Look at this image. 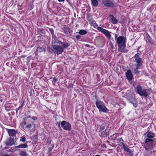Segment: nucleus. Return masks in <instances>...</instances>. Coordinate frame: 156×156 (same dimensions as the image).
I'll list each match as a JSON object with an SVG mask.
<instances>
[{"mask_svg":"<svg viewBox=\"0 0 156 156\" xmlns=\"http://www.w3.org/2000/svg\"><path fill=\"white\" fill-rule=\"evenodd\" d=\"M52 35V44L54 51L57 54L62 53L64 49H66L70 45V44L66 41H61L56 38L54 35V30L52 28H49Z\"/></svg>","mask_w":156,"mask_h":156,"instance_id":"1","label":"nucleus"},{"mask_svg":"<svg viewBox=\"0 0 156 156\" xmlns=\"http://www.w3.org/2000/svg\"><path fill=\"white\" fill-rule=\"evenodd\" d=\"M126 39L123 36L118 37V39L116 41L118 46V51L121 52L126 53L128 50H126Z\"/></svg>","mask_w":156,"mask_h":156,"instance_id":"2","label":"nucleus"},{"mask_svg":"<svg viewBox=\"0 0 156 156\" xmlns=\"http://www.w3.org/2000/svg\"><path fill=\"white\" fill-rule=\"evenodd\" d=\"M95 104L100 112H107L109 111L103 102L97 99L95 102Z\"/></svg>","mask_w":156,"mask_h":156,"instance_id":"3","label":"nucleus"},{"mask_svg":"<svg viewBox=\"0 0 156 156\" xmlns=\"http://www.w3.org/2000/svg\"><path fill=\"white\" fill-rule=\"evenodd\" d=\"M147 91V90L146 89H143L140 85L136 87V92L140 96L147 97L148 95Z\"/></svg>","mask_w":156,"mask_h":156,"instance_id":"4","label":"nucleus"},{"mask_svg":"<svg viewBox=\"0 0 156 156\" xmlns=\"http://www.w3.org/2000/svg\"><path fill=\"white\" fill-rule=\"evenodd\" d=\"M133 58L135 59L134 61L136 63L135 64V65L142 66L143 61L141 58L140 57V54L139 53L136 54L133 57Z\"/></svg>","mask_w":156,"mask_h":156,"instance_id":"5","label":"nucleus"},{"mask_svg":"<svg viewBox=\"0 0 156 156\" xmlns=\"http://www.w3.org/2000/svg\"><path fill=\"white\" fill-rule=\"evenodd\" d=\"M94 42L98 45L99 46L101 47L103 46L105 43L104 39L101 37H99L96 38Z\"/></svg>","mask_w":156,"mask_h":156,"instance_id":"6","label":"nucleus"},{"mask_svg":"<svg viewBox=\"0 0 156 156\" xmlns=\"http://www.w3.org/2000/svg\"><path fill=\"white\" fill-rule=\"evenodd\" d=\"M97 29L104 34H105L108 39H110L111 37V35L110 34L111 32H109L107 30L102 28L100 27H98Z\"/></svg>","mask_w":156,"mask_h":156,"instance_id":"7","label":"nucleus"},{"mask_svg":"<svg viewBox=\"0 0 156 156\" xmlns=\"http://www.w3.org/2000/svg\"><path fill=\"white\" fill-rule=\"evenodd\" d=\"M61 125L62 128L66 130H69L70 129L71 126L69 122L63 121L62 122Z\"/></svg>","mask_w":156,"mask_h":156,"instance_id":"8","label":"nucleus"},{"mask_svg":"<svg viewBox=\"0 0 156 156\" xmlns=\"http://www.w3.org/2000/svg\"><path fill=\"white\" fill-rule=\"evenodd\" d=\"M154 146V144L152 142L151 144H145L144 145V147L145 148L146 150L148 151L152 150Z\"/></svg>","mask_w":156,"mask_h":156,"instance_id":"9","label":"nucleus"},{"mask_svg":"<svg viewBox=\"0 0 156 156\" xmlns=\"http://www.w3.org/2000/svg\"><path fill=\"white\" fill-rule=\"evenodd\" d=\"M108 18L110 21L112 23L116 24L118 23V21L112 15H110L108 16Z\"/></svg>","mask_w":156,"mask_h":156,"instance_id":"10","label":"nucleus"},{"mask_svg":"<svg viewBox=\"0 0 156 156\" xmlns=\"http://www.w3.org/2000/svg\"><path fill=\"white\" fill-rule=\"evenodd\" d=\"M128 99L130 102L133 104L134 106L135 107L136 106V104L137 102L134 97L133 96L129 97L128 98Z\"/></svg>","mask_w":156,"mask_h":156,"instance_id":"11","label":"nucleus"},{"mask_svg":"<svg viewBox=\"0 0 156 156\" xmlns=\"http://www.w3.org/2000/svg\"><path fill=\"white\" fill-rule=\"evenodd\" d=\"M126 76L127 79L129 81L132 80L133 78V75L130 70H127L126 73Z\"/></svg>","mask_w":156,"mask_h":156,"instance_id":"12","label":"nucleus"},{"mask_svg":"<svg viewBox=\"0 0 156 156\" xmlns=\"http://www.w3.org/2000/svg\"><path fill=\"white\" fill-rule=\"evenodd\" d=\"M7 130L10 136H15L17 132V130L15 129H8Z\"/></svg>","mask_w":156,"mask_h":156,"instance_id":"13","label":"nucleus"},{"mask_svg":"<svg viewBox=\"0 0 156 156\" xmlns=\"http://www.w3.org/2000/svg\"><path fill=\"white\" fill-rule=\"evenodd\" d=\"M142 67V66L135 65L133 69L134 71V73L137 75L139 73V71H138V69L141 68Z\"/></svg>","mask_w":156,"mask_h":156,"instance_id":"14","label":"nucleus"},{"mask_svg":"<svg viewBox=\"0 0 156 156\" xmlns=\"http://www.w3.org/2000/svg\"><path fill=\"white\" fill-rule=\"evenodd\" d=\"M6 144L7 145L11 146L14 144V140L12 138L10 137L8 140L6 142ZM14 145H15L14 144Z\"/></svg>","mask_w":156,"mask_h":156,"instance_id":"15","label":"nucleus"},{"mask_svg":"<svg viewBox=\"0 0 156 156\" xmlns=\"http://www.w3.org/2000/svg\"><path fill=\"white\" fill-rule=\"evenodd\" d=\"M104 4L105 6L107 7L113 6H114V4L112 2L108 0L105 1L104 2Z\"/></svg>","mask_w":156,"mask_h":156,"instance_id":"16","label":"nucleus"},{"mask_svg":"<svg viewBox=\"0 0 156 156\" xmlns=\"http://www.w3.org/2000/svg\"><path fill=\"white\" fill-rule=\"evenodd\" d=\"M28 147V145L26 143L17 146L15 147V148H26Z\"/></svg>","mask_w":156,"mask_h":156,"instance_id":"17","label":"nucleus"},{"mask_svg":"<svg viewBox=\"0 0 156 156\" xmlns=\"http://www.w3.org/2000/svg\"><path fill=\"white\" fill-rule=\"evenodd\" d=\"M63 30L66 34H68L69 33L70 29L68 27H63Z\"/></svg>","mask_w":156,"mask_h":156,"instance_id":"18","label":"nucleus"},{"mask_svg":"<svg viewBox=\"0 0 156 156\" xmlns=\"http://www.w3.org/2000/svg\"><path fill=\"white\" fill-rule=\"evenodd\" d=\"M154 134L152 132H150L148 133L147 134V137L148 138H152L154 136Z\"/></svg>","mask_w":156,"mask_h":156,"instance_id":"19","label":"nucleus"},{"mask_svg":"<svg viewBox=\"0 0 156 156\" xmlns=\"http://www.w3.org/2000/svg\"><path fill=\"white\" fill-rule=\"evenodd\" d=\"M87 33V31L84 30H80L79 32L76 33H79L80 35H83L86 34Z\"/></svg>","mask_w":156,"mask_h":156,"instance_id":"20","label":"nucleus"},{"mask_svg":"<svg viewBox=\"0 0 156 156\" xmlns=\"http://www.w3.org/2000/svg\"><path fill=\"white\" fill-rule=\"evenodd\" d=\"M153 140L152 139H151V138H148L147 139L145 140V141L144 142V145L147 144H148L149 143V142H153Z\"/></svg>","mask_w":156,"mask_h":156,"instance_id":"21","label":"nucleus"},{"mask_svg":"<svg viewBox=\"0 0 156 156\" xmlns=\"http://www.w3.org/2000/svg\"><path fill=\"white\" fill-rule=\"evenodd\" d=\"M92 3L94 6H97L98 4V2L97 0H91Z\"/></svg>","mask_w":156,"mask_h":156,"instance_id":"22","label":"nucleus"},{"mask_svg":"<svg viewBox=\"0 0 156 156\" xmlns=\"http://www.w3.org/2000/svg\"><path fill=\"white\" fill-rule=\"evenodd\" d=\"M44 50V48L42 47H39L37 48V51L39 52H41Z\"/></svg>","mask_w":156,"mask_h":156,"instance_id":"23","label":"nucleus"},{"mask_svg":"<svg viewBox=\"0 0 156 156\" xmlns=\"http://www.w3.org/2000/svg\"><path fill=\"white\" fill-rule=\"evenodd\" d=\"M100 133H101V136H105L107 134L106 131L104 130L101 131Z\"/></svg>","mask_w":156,"mask_h":156,"instance_id":"24","label":"nucleus"},{"mask_svg":"<svg viewBox=\"0 0 156 156\" xmlns=\"http://www.w3.org/2000/svg\"><path fill=\"white\" fill-rule=\"evenodd\" d=\"M21 156H27L26 153L24 151H22L20 153Z\"/></svg>","mask_w":156,"mask_h":156,"instance_id":"25","label":"nucleus"},{"mask_svg":"<svg viewBox=\"0 0 156 156\" xmlns=\"http://www.w3.org/2000/svg\"><path fill=\"white\" fill-rule=\"evenodd\" d=\"M26 139V138L24 137L23 136L20 137V141L23 142H24L25 141Z\"/></svg>","mask_w":156,"mask_h":156,"instance_id":"26","label":"nucleus"},{"mask_svg":"<svg viewBox=\"0 0 156 156\" xmlns=\"http://www.w3.org/2000/svg\"><path fill=\"white\" fill-rule=\"evenodd\" d=\"M123 148L124 149V150L125 151H126V152H128L129 151V149L127 147H126L125 146H123Z\"/></svg>","mask_w":156,"mask_h":156,"instance_id":"27","label":"nucleus"},{"mask_svg":"<svg viewBox=\"0 0 156 156\" xmlns=\"http://www.w3.org/2000/svg\"><path fill=\"white\" fill-rule=\"evenodd\" d=\"M32 126V125L31 124H27L26 125V128L29 129Z\"/></svg>","mask_w":156,"mask_h":156,"instance_id":"28","label":"nucleus"},{"mask_svg":"<svg viewBox=\"0 0 156 156\" xmlns=\"http://www.w3.org/2000/svg\"><path fill=\"white\" fill-rule=\"evenodd\" d=\"M57 79L56 77H54L53 79L52 82L53 83H55V82L57 81Z\"/></svg>","mask_w":156,"mask_h":156,"instance_id":"29","label":"nucleus"},{"mask_svg":"<svg viewBox=\"0 0 156 156\" xmlns=\"http://www.w3.org/2000/svg\"><path fill=\"white\" fill-rule=\"evenodd\" d=\"M118 35L117 34H115V39L116 41L118 39Z\"/></svg>","mask_w":156,"mask_h":156,"instance_id":"30","label":"nucleus"},{"mask_svg":"<svg viewBox=\"0 0 156 156\" xmlns=\"http://www.w3.org/2000/svg\"><path fill=\"white\" fill-rule=\"evenodd\" d=\"M105 128V127L104 126H101L100 127V129L101 131H103Z\"/></svg>","mask_w":156,"mask_h":156,"instance_id":"31","label":"nucleus"},{"mask_svg":"<svg viewBox=\"0 0 156 156\" xmlns=\"http://www.w3.org/2000/svg\"><path fill=\"white\" fill-rule=\"evenodd\" d=\"M147 39H148V41L150 43L151 42V38L149 37H147Z\"/></svg>","mask_w":156,"mask_h":156,"instance_id":"32","label":"nucleus"},{"mask_svg":"<svg viewBox=\"0 0 156 156\" xmlns=\"http://www.w3.org/2000/svg\"><path fill=\"white\" fill-rule=\"evenodd\" d=\"M109 44L110 45L111 48H114V46L112 42H110Z\"/></svg>","mask_w":156,"mask_h":156,"instance_id":"33","label":"nucleus"},{"mask_svg":"<svg viewBox=\"0 0 156 156\" xmlns=\"http://www.w3.org/2000/svg\"><path fill=\"white\" fill-rule=\"evenodd\" d=\"M128 152L129 153L131 154L132 155H133V152L132 151H131V150L130 149H129V151H128Z\"/></svg>","mask_w":156,"mask_h":156,"instance_id":"34","label":"nucleus"},{"mask_svg":"<svg viewBox=\"0 0 156 156\" xmlns=\"http://www.w3.org/2000/svg\"><path fill=\"white\" fill-rule=\"evenodd\" d=\"M31 118L34 120H36L37 119V118L35 116H33Z\"/></svg>","mask_w":156,"mask_h":156,"instance_id":"35","label":"nucleus"},{"mask_svg":"<svg viewBox=\"0 0 156 156\" xmlns=\"http://www.w3.org/2000/svg\"><path fill=\"white\" fill-rule=\"evenodd\" d=\"M76 38L78 39H80V35H77L76 37Z\"/></svg>","mask_w":156,"mask_h":156,"instance_id":"36","label":"nucleus"},{"mask_svg":"<svg viewBox=\"0 0 156 156\" xmlns=\"http://www.w3.org/2000/svg\"><path fill=\"white\" fill-rule=\"evenodd\" d=\"M54 147V145L53 144L52 145V147H51L50 148H49V150H50V151H51L52 150V149H53V147Z\"/></svg>","mask_w":156,"mask_h":156,"instance_id":"37","label":"nucleus"},{"mask_svg":"<svg viewBox=\"0 0 156 156\" xmlns=\"http://www.w3.org/2000/svg\"><path fill=\"white\" fill-rule=\"evenodd\" d=\"M21 108L20 107H19L17 108L16 109V112H17L19 111L20 109Z\"/></svg>","mask_w":156,"mask_h":156,"instance_id":"38","label":"nucleus"},{"mask_svg":"<svg viewBox=\"0 0 156 156\" xmlns=\"http://www.w3.org/2000/svg\"><path fill=\"white\" fill-rule=\"evenodd\" d=\"M25 125H27L26 122V121H24L23 123V125L24 126Z\"/></svg>","mask_w":156,"mask_h":156,"instance_id":"39","label":"nucleus"},{"mask_svg":"<svg viewBox=\"0 0 156 156\" xmlns=\"http://www.w3.org/2000/svg\"><path fill=\"white\" fill-rule=\"evenodd\" d=\"M31 117V116L30 115H28V116L25 117V119H26L27 118H30Z\"/></svg>","mask_w":156,"mask_h":156,"instance_id":"40","label":"nucleus"},{"mask_svg":"<svg viewBox=\"0 0 156 156\" xmlns=\"http://www.w3.org/2000/svg\"><path fill=\"white\" fill-rule=\"evenodd\" d=\"M154 30H156V26L155 25L154 26Z\"/></svg>","mask_w":156,"mask_h":156,"instance_id":"41","label":"nucleus"},{"mask_svg":"<svg viewBox=\"0 0 156 156\" xmlns=\"http://www.w3.org/2000/svg\"><path fill=\"white\" fill-rule=\"evenodd\" d=\"M3 156H10V155L8 154H5Z\"/></svg>","mask_w":156,"mask_h":156,"instance_id":"42","label":"nucleus"},{"mask_svg":"<svg viewBox=\"0 0 156 156\" xmlns=\"http://www.w3.org/2000/svg\"><path fill=\"white\" fill-rule=\"evenodd\" d=\"M58 0L59 2H62V1H64V0Z\"/></svg>","mask_w":156,"mask_h":156,"instance_id":"43","label":"nucleus"},{"mask_svg":"<svg viewBox=\"0 0 156 156\" xmlns=\"http://www.w3.org/2000/svg\"><path fill=\"white\" fill-rule=\"evenodd\" d=\"M23 103L21 105V106H20L21 108H22L23 107Z\"/></svg>","mask_w":156,"mask_h":156,"instance_id":"44","label":"nucleus"},{"mask_svg":"<svg viewBox=\"0 0 156 156\" xmlns=\"http://www.w3.org/2000/svg\"><path fill=\"white\" fill-rule=\"evenodd\" d=\"M86 46H87V47H89V45H88V44H86Z\"/></svg>","mask_w":156,"mask_h":156,"instance_id":"45","label":"nucleus"},{"mask_svg":"<svg viewBox=\"0 0 156 156\" xmlns=\"http://www.w3.org/2000/svg\"><path fill=\"white\" fill-rule=\"evenodd\" d=\"M95 156H100V155H99L98 154H97V155H95Z\"/></svg>","mask_w":156,"mask_h":156,"instance_id":"46","label":"nucleus"},{"mask_svg":"<svg viewBox=\"0 0 156 156\" xmlns=\"http://www.w3.org/2000/svg\"><path fill=\"white\" fill-rule=\"evenodd\" d=\"M80 156V155H78V156Z\"/></svg>","mask_w":156,"mask_h":156,"instance_id":"47","label":"nucleus"}]
</instances>
